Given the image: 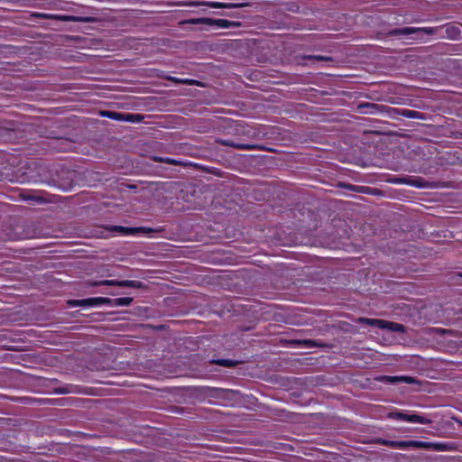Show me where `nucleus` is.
Masks as SVG:
<instances>
[{
	"instance_id": "obj_24",
	"label": "nucleus",
	"mask_w": 462,
	"mask_h": 462,
	"mask_svg": "<svg viewBox=\"0 0 462 462\" xmlns=\"http://www.w3.org/2000/svg\"><path fill=\"white\" fill-rule=\"evenodd\" d=\"M315 60H327L326 58H324L323 56H314L313 57Z\"/></svg>"
},
{
	"instance_id": "obj_15",
	"label": "nucleus",
	"mask_w": 462,
	"mask_h": 462,
	"mask_svg": "<svg viewBox=\"0 0 462 462\" xmlns=\"http://www.w3.org/2000/svg\"><path fill=\"white\" fill-rule=\"evenodd\" d=\"M59 18L61 21H64V22H82V23H87V22L90 21V19L88 17H81V16H74V15H60Z\"/></svg>"
},
{
	"instance_id": "obj_20",
	"label": "nucleus",
	"mask_w": 462,
	"mask_h": 462,
	"mask_svg": "<svg viewBox=\"0 0 462 462\" xmlns=\"http://www.w3.org/2000/svg\"><path fill=\"white\" fill-rule=\"evenodd\" d=\"M157 162H166L168 163H171V164H176V161L175 160H172V159H166V160H163L162 158H158L156 159Z\"/></svg>"
},
{
	"instance_id": "obj_9",
	"label": "nucleus",
	"mask_w": 462,
	"mask_h": 462,
	"mask_svg": "<svg viewBox=\"0 0 462 462\" xmlns=\"http://www.w3.org/2000/svg\"><path fill=\"white\" fill-rule=\"evenodd\" d=\"M393 184H405L416 188H425L426 181L420 178L415 177H404V178H394L391 180Z\"/></svg>"
},
{
	"instance_id": "obj_17",
	"label": "nucleus",
	"mask_w": 462,
	"mask_h": 462,
	"mask_svg": "<svg viewBox=\"0 0 462 462\" xmlns=\"http://www.w3.org/2000/svg\"><path fill=\"white\" fill-rule=\"evenodd\" d=\"M375 443L380 444V445H383V446H387V447H390V448H393L394 441L393 440H387V439H377L375 440Z\"/></svg>"
},
{
	"instance_id": "obj_16",
	"label": "nucleus",
	"mask_w": 462,
	"mask_h": 462,
	"mask_svg": "<svg viewBox=\"0 0 462 462\" xmlns=\"http://www.w3.org/2000/svg\"><path fill=\"white\" fill-rule=\"evenodd\" d=\"M426 444H429V446L424 448L425 449L445 450L447 448V445L444 443L426 442Z\"/></svg>"
},
{
	"instance_id": "obj_1",
	"label": "nucleus",
	"mask_w": 462,
	"mask_h": 462,
	"mask_svg": "<svg viewBox=\"0 0 462 462\" xmlns=\"http://www.w3.org/2000/svg\"><path fill=\"white\" fill-rule=\"evenodd\" d=\"M133 298L131 297H124V298H116L114 300H110L107 298H90L86 300H70L69 303L72 307L77 306H95L100 303H111L112 306H129L133 302Z\"/></svg>"
},
{
	"instance_id": "obj_5",
	"label": "nucleus",
	"mask_w": 462,
	"mask_h": 462,
	"mask_svg": "<svg viewBox=\"0 0 462 462\" xmlns=\"http://www.w3.org/2000/svg\"><path fill=\"white\" fill-rule=\"evenodd\" d=\"M92 286H99V285H108V286H119V287H129L141 289L143 288L144 285L140 281L135 280H125V281H116V280H103L99 282H94L91 283Z\"/></svg>"
},
{
	"instance_id": "obj_4",
	"label": "nucleus",
	"mask_w": 462,
	"mask_h": 462,
	"mask_svg": "<svg viewBox=\"0 0 462 462\" xmlns=\"http://www.w3.org/2000/svg\"><path fill=\"white\" fill-rule=\"evenodd\" d=\"M388 417L393 420H403L410 423L430 424L431 420L419 414H407L404 412H390Z\"/></svg>"
},
{
	"instance_id": "obj_25",
	"label": "nucleus",
	"mask_w": 462,
	"mask_h": 462,
	"mask_svg": "<svg viewBox=\"0 0 462 462\" xmlns=\"http://www.w3.org/2000/svg\"><path fill=\"white\" fill-rule=\"evenodd\" d=\"M450 31H456L459 34V31L457 28L452 27V28H450ZM448 32H449V29H448Z\"/></svg>"
},
{
	"instance_id": "obj_21",
	"label": "nucleus",
	"mask_w": 462,
	"mask_h": 462,
	"mask_svg": "<svg viewBox=\"0 0 462 462\" xmlns=\"http://www.w3.org/2000/svg\"><path fill=\"white\" fill-rule=\"evenodd\" d=\"M169 79L173 81V82H175V83H180L181 84V79H179V78H175V77H170Z\"/></svg>"
},
{
	"instance_id": "obj_8",
	"label": "nucleus",
	"mask_w": 462,
	"mask_h": 462,
	"mask_svg": "<svg viewBox=\"0 0 462 462\" xmlns=\"http://www.w3.org/2000/svg\"><path fill=\"white\" fill-rule=\"evenodd\" d=\"M376 380L379 382L390 383V384H395V383H401L412 384V383H417V380L414 377L407 376V375H399V376H397V375H394V376L383 375V376L377 377Z\"/></svg>"
},
{
	"instance_id": "obj_14",
	"label": "nucleus",
	"mask_w": 462,
	"mask_h": 462,
	"mask_svg": "<svg viewBox=\"0 0 462 462\" xmlns=\"http://www.w3.org/2000/svg\"><path fill=\"white\" fill-rule=\"evenodd\" d=\"M399 115L405 116L407 118H413V119H421L422 116L420 112L415 110H410V109H401L399 110Z\"/></svg>"
},
{
	"instance_id": "obj_18",
	"label": "nucleus",
	"mask_w": 462,
	"mask_h": 462,
	"mask_svg": "<svg viewBox=\"0 0 462 462\" xmlns=\"http://www.w3.org/2000/svg\"><path fill=\"white\" fill-rule=\"evenodd\" d=\"M181 84L200 86L199 81L189 79H182Z\"/></svg>"
},
{
	"instance_id": "obj_12",
	"label": "nucleus",
	"mask_w": 462,
	"mask_h": 462,
	"mask_svg": "<svg viewBox=\"0 0 462 462\" xmlns=\"http://www.w3.org/2000/svg\"><path fill=\"white\" fill-rule=\"evenodd\" d=\"M114 230H118L120 231L121 233L125 234V235H132V234H135V233H138V232H151L152 229L151 228H146V227H137V228H131V227H124V226H114L113 227Z\"/></svg>"
},
{
	"instance_id": "obj_10",
	"label": "nucleus",
	"mask_w": 462,
	"mask_h": 462,
	"mask_svg": "<svg viewBox=\"0 0 462 462\" xmlns=\"http://www.w3.org/2000/svg\"><path fill=\"white\" fill-rule=\"evenodd\" d=\"M196 5H205L211 8H241L244 6H247V4L245 3H222V2H210L204 1L199 2L195 4Z\"/></svg>"
},
{
	"instance_id": "obj_3",
	"label": "nucleus",
	"mask_w": 462,
	"mask_h": 462,
	"mask_svg": "<svg viewBox=\"0 0 462 462\" xmlns=\"http://www.w3.org/2000/svg\"><path fill=\"white\" fill-rule=\"evenodd\" d=\"M436 31L435 28L431 27H404L394 29L390 32L391 35H410L416 34L417 38H421L424 35H430L434 33Z\"/></svg>"
},
{
	"instance_id": "obj_22",
	"label": "nucleus",
	"mask_w": 462,
	"mask_h": 462,
	"mask_svg": "<svg viewBox=\"0 0 462 462\" xmlns=\"http://www.w3.org/2000/svg\"><path fill=\"white\" fill-rule=\"evenodd\" d=\"M230 363H231V362H230L229 360H219V361L217 362V364H219V365H230Z\"/></svg>"
},
{
	"instance_id": "obj_6",
	"label": "nucleus",
	"mask_w": 462,
	"mask_h": 462,
	"mask_svg": "<svg viewBox=\"0 0 462 462\" xmlns=\"http://www.w3.org/2000/svg\"><path fill=\"white\" fill-rule=\"evenodd\" d=\"M190 24H207V25H215L219 28H230L231 26L235 25L236 23L230 22L225 19H212V18H197V19H190L188 21Z\"/></svg>"
},
{
	"instance_id": "obj_26",
	"label": "nucleus",
	"mask_w": 462,
	"mask_h": 462,
	"mask_svg": "<svg viewBox=\"0 0 462 462\" xmlns=\"http://www.w3.org/2000/svg\"><path fill=\"white\" fill-rule=\"evenodd\" d=\"M364 106H367V107H370V106H371V107H374V106H375V105H374V104H370V103H367V104H365Z\"/></svg>"
},
{
	"instance_id": "obj_7",
	"label": "nucleus",
	"mask_w": 462,
	"mask_h": 462,
	"mask_svg": "<svg viewBox=\"0 0 462 462\" xmlns=\"http://www.w3.org/2000/svg\"><path fill=\"white\" fill-rule=\"evenodd\" d=\"M100 116L113 119V120L122 121V122L134 123V122H140L142 119V116L140 115L122 114V113L113 112V111H101Z\"/></svg>"
},
{
	"instance_id": "obj_2",
	"label": "nucleus",
	"mask_w": 462,
	"mask_h": 462,
	"mask_svg": "<svg viewBox=\"0 0 462 462\" xmlns=\"http://www.w3.org/2000/svg\"><path fill=\"white\" fill-rule=\"evenodd\" d=\"M357 322L362 324H366L369 326L376 327L381 329H386L389 331H394L399 333L405 332V328L403 325L399 323H394L392 321H387L383 319H367V318H359L357 319Z\"/></svg>"
},
{
	"instance_id": "obj_13",
	"label": "nucleus",
	"mask_w": 462,
	"mask_h": 462,
	"mask_svg": "<svg viewBox=\"0 0 462 462\" xmlns=\"http://www.w3.org/2000/svg\"><path fill=\"white\" fill-rule=\"evenodd\" d=\"M216 142L220 143V144H222V145L235 147L236 149L249 150V149L252 148L251 145L243 144V143H236L234 142L229 141V140H225V139H220V138L217 139Z\"/></svg>"
},
{
	"instance_id": "obj_23",
	"label": "nucleus",
	"mask_w": 462,
	"mask_h": 462,
	"mask_svg": "<svg viewBox=\"0 0 462 462\" xmlns=\"http://www.w3.org/2000/svg\"><path fill=\"white\" fill-rule=\"evenodd\" d=\"M353 189L356 190V191H365V190L368 189V188H366V187H356V188H355Z\"/></svg>"
},
{
	"instance_id": "obj_19",
	"label": "nucleus",
	"mask_w": 462,
	"mask_h": 462,
	"mask_svg": "<svg viewBox=\"0 0 462 462\" xmlns=\"http://www.w3.org/2000/svg\"><path fill=\"white\" fill-rule=\"evenodd\" d=\"M300 345H304L306 346H316L315 342L313 340H302L298 342Z\"/></svg>"
},
{
	"instance_id": "obj_11",
	"label": "nucleus",
	"mask_w": 462,
	"mask_h": 462,
	"mask_svg": "<svg viewBox=\"0 0 462 462\" xmlns=\"http://www.w3.org/2000/svg\"><path fill=\"white\" fill-rule=\"evenodd\" d=\"M428 446H429V444H426V441L402 440V441H394L393 448H400V449L420 448H426Z\"/></svg>"
}]
</instances>
